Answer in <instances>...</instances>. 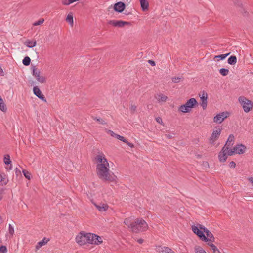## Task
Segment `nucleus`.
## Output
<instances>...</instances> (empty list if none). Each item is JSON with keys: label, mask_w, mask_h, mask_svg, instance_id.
<instances>
[{"label": "nucleus", "mask_w": 253, "mask_h": 253, "mask_svg": "<svg viewBox=\"0 0 253 253\" xmlns=\"http://www.w3.org/2000/svg\"><path fill=\"white\" fill-rule=\"evenodd\" d=\"M197 103V102L195 98H190L185 104L180 105L178 107V110L184 113L190 112Z\"/></svg>", "instance_id": "obj_5"}, {"label": "nucleus", "mask_w": 253, "mask_h": 253, "mask_svg": "<svg viewBox=\"0 0 253 253\" xmlns=\"http://www.w3.org/2000/svg\"><path fill=\"white\" fill-rule=\"evenodd\" d=\"M30 62L31 59L28 56L25 57L22 61L23 64L25 66L29 65L30 64Z\"/></svg>", "instance_id": "obj_32"}, {"label": "nucleus", "mask_w": 253, "mask_h": 253, "mask_svg": "<svg viewBox=\"0 0 253 253\" xmlns=\"http://www.w3.org/2000/svg\"><path fill=\"white\" fill-rule=\"evenodd\" d=\"M199 96L201 102L200 105L202 108L205 110L207 106L208 94L206 91H202L199 94Z\"/></svg>", "instance_id": "obj_13"}, {"label": "nucleus", "mask_w": 253, "mask_h": 253, "mask_svg": "<svg viewBox=\"0 0 253 253\" xmlns=\"http://www.w3.org/2000/svg\"><path fill=\"white\" fill-rule=\"evenodd\" d=\"M246 147L243 144H237L233 149H230L229 154L233 155L234 154H242L245 153Z\"/></svg>", "instance_id": "obj_7"}, {"label": "nucleus", "mask_w": 253, "mask_h": 253, "mask_svg": "<svg viewBox=\"0 0 253 253\" xmlns=\"http://www.w3.org/2000/svg\"><path fill=\"white\" fill-rule=\"evenodd\" d=\"M4 162L6 165L10 164L11 161L10 159V156L8 155L4 156Z\"/></svg>", "instance_id": "obj_36"}, {"label": "nucleus", "mask_w": 253, "mask_h": 253, "mask_svg": "<svg viewBox=\"0 0 253 253\" xmlns=\"http://www.w3.org/2000/svg\"><path fill=\"white\" fill-rule=\"evenodd\" d=\"M126 5L124 3L121 1L116 3L113 6L114 10L119 13L122 12L125 9Z\"/></svg>", "instance_id": "obj_16"}, {"label": "nucleus", "mask_w": 253, "mask_h": 253, "mask_svg": "<svg viewBox=\"0 0 253 253\" xmlns=\"http://www.w3.org/2000/svg\"><path fill=\"white\" fill-rule=\"evenodd\" d=\"M62 3L64 5H69L72 3L70 0H62Z\"/></svg>", "instance_id": "obj_42"}, {"label": "nucleus", "mask_w": 253, "mask_h": 253, "mask_svg": "<svg viewBox=\"0 0 253 253\" xmlns=\"http://www.w3.org/2000/svg\"><path fill=\"white\" fill-rule=\"evenodd\" d=\"M156 251L158 253H176L169 247L160 246H156Z\"/></svg>", "instance_id": "obj_15"}, {"label": "nucleus", "mask_w": 253, "mask_h": 253, "mask_svg": "<svg viewBox=\"0 0 253 253\" xmlns=\"http://www.w3.org/2000/svg\"><path fill=\"white\" fill-rule=\"evenodd\" d=\"M229 115L228 112H223L216 115L213 118V121L216 123H221Z\"/></svg>", "instance_id": "obj_11"}, {"label": "nucleus", "mask_w": 253, "mask_h": 253, "mask_svg": "<svg viewBox=\"0 0 253 253\" xmlns=\"http://www.w3.org/2000/svg\"><path fill=\"white\" fill-rule=\"evenodd\" d=\"M49 241V239L48 238H47L46 237L43 238L42 240L38 242V243L37 244L36 246V250H39L42 246L46 245Z\"/></svg>", "instance_id": "obj_22"}, {"label": "nucleus", "mask_w": 253, "mask_h": 253, "mask_svg": "<svg viewBox=\"0 0 253 253\" xmlns=\"http://www.w3.org/2000/svg\"><path fill=\"white\" fill-rule=\"evenodd\" d=\"M86 233L84 231H81L77 235L75 241L78 245L83 246L86 244Z\"/></svg>", "instance_id": "obj_8"}, {"label": "nucleus", "mask_w": 253, "mask_h": 253, "mask_svg": "<svg viewBox=\"0 0 253 253\" xmlns=\"http://www.w3.org/2000/svg\"><path fill=\"white\" fill-rule=\"evenodd\" d=\"M229 71L227 69L221 68L219 70V73L223 76H227L229 74Z\"/></svg>", "instance_id": "obj_31"}, {"label": "nucleus", "mask_w": 253, "mask_h": 253, "mask_svg": "<svg viewBox=\"0 0 253 253\" xmlns=\"http://www.w3.org/2000/svg\"><path fill=\"white\" fill-rule=\"evenodd\" d=\"M7 248L5 246H0V253H5L7 252Z\"/></svg>", "instance_id": "obj_40"}, {"label": "nucleus", "mask_w": 253, "mask_h": 253, "mask_svg": "<svg viewBox=\"0 0 253 253\" xmlns=\"http://www.w3.org/2000/svg\"><path fill=\"white\" fill-rule=\"evenodd\" d=\"M141 7L143 11H146L148 10L149 8V2L147 0H139Z\"/></svg>", "instance_id": "obj_23"}, {"label": "nucleus", "mask_w": 253, "mask_h": 253, "mask_svg": "<svg viewBox=\"0 0 253 253\" xmlns=\"http://www.w3.org/2000/svg\"><path fill=\"white\" fill-rule=\"evenodd\" d=\"M86 244L93 245H99L103 242L101 237L91 233H86Z\"/></svg>", "instance_id": "obj_6"}, {"label": "nucleus", "mask_w": 253, "mask_h": 253, "mask_svg": "<svg viewBox=\"0 0 253 253\" xmlns=\"http://www.w3.org/2000/svg\"><path fill=\"white\" fill-rule=\"evenodd\" d=\"M137 241L139 243V244H142L144 242V240L143 239H139L137 240Z\"/></svg>", "instance_id": "obj_49"}, {"label": "nucleus", "mask_w": 253, "mask_h": 253, "mask_svg": "<svg viewBox=\"0 0 253 253\" xmlns=\"http://www.w3.org/2000/svg\"><path fill=\"white\" fill-rule=\"evenodd\" d=\"M148 63L151 65V66H155V62L153 60H149Z\"/></svg>", "instance_id": "obj_48"}, {"label": "nucleus", "mask_w": 253, "mask_h": 253, "mask_svg": "<svg viewBox=\"0 0 253 253\" xmlns=\"http://www.w3.org/2000/svg\"><path fill=\"white\" fill-rule=\"evenodd\" d=\"M66 20L67 22H68L70 24V25L71 26H73L74 20H73V15L72 13L70 12L68 14V15L66 17Z\"/></svg>", "instance_id": "obj_26"}, {"label": "nucleus", "mask_w": 253, "mask_h": 253, "mask_svg": "<svg viewBox=\"0 0 253 253\" xmlns=\"http://www.w3.org/2000/svg\"><path fill=\"white\" fill-rule=\"evenodd\" d=\"M221 132V129L220 127H216L215 129L213 130L211 136L209 139L211 144H214V142L219 138Z\"/></svg>", "instance_id": "obj_10"}, {"label": "nucleus", "mask_w": 253, "mask_h": 253, "mask_svg": "<svg viewBox=\"0 0 253 253\" xmlns=\"http://www.w3.org/2000/svg\"><path fill=\"white\" fill-rule=\"evenodd\" d=\"M105 131L108 134H109L111 136L115 137V138H116V135L117 134L115 133V132H114L113 131H112L111 130L107 129H105Z\"/></svg>", "instance_id": "obj_37"}, {"label": "nucleus", "mask_w": 253, "mask_h": 253, "mask_svg": "<svg viewBox=\"0 0 253 253\" xmlns=\"http://www.w3.org/2000/svg\"><path fill=\"white\" fill-rule=\"evenodd\" d=\"M171 80L174 83H178L180 80V78L174 77L172 78Z\"/></svg>", "instance_id": "obj_43"}, {"label": "nucleus", "mask_w": 253, "mask_h": 253, "mask_svg": "<svg viewBox=\"0 0 253 253\" xmlns=\"http://www.w3.org/2000/svg\"><path fill=\"white\" fill-rule=\"evenodd\" d=\"M37 42L35 40H27L24 44L29 48H33L36 45Z\"/></svg>", "instance_id": "obj_24"}, {"label": "nucleus", "mask_w": 253, "mask_h": 253, "mask_svg": "<svg viewBox=\"0 0 253 253\" xmlns=\"http://www.w3.org/2000/svg\"><path fill=\"white\" fill-rule=\"evenodd\" d=\"M156 98L157 99L158 101L160 102H166L167 99H168V97L167 96L163 94H159L158 95V96L156 97Z\"/></svg>", "instance_id": "obj_27"}, {"label": "nucleus", "mask_w": 253, "mask_h": 253, "mask_svg": "<svg viewBox=\"0 0 253 253\" xmlns=\"http://www.w3.org/2000/svg\"><path fill=\"white\" fill-rule=\"evenodd\" d=\"M137 106L134 104H131L129 109L131 114H134L137 110Z\"/></svg>", "instance_id": "obj_35"}, {"label": "nucleus", "mask_w": 253, "mask_h": 253, "mask_svg": "<svg viewBox=\"0 0 253 253\" xmlns=\"http://www.w3.org/2000/svg\"><path fill=\"white\" fill-rule=\"evenodd\" d=\"M7 183V181L5 178V175L3 173L0 172V184L5 185Z\"/></svg>", "instance_id": "obj_29"}, {"label": "nucleus", "mask_w": 253, "mask_h": 253, "mask_svg": "<svg viewBox=\"0 0 253 253\" xmlns=\"http://www.w3.org/2000/svg\"><path fill=\"white\" fill-rule=\"evenodd\" d=\"M234 141V136L232 134L230 135L227 139V141H226V144L223 146V148H225L228 150L231 149V147L233 145Z\"/></svg>", "instance_id": "obj_18"}, {"label": "nucleus", "mask_w": 253, "mask_h": 253, "mask_svg": "<svg viewBox=\"0 0 253 253\" xmlns=\"http://www.w3.org/2000/svg\"><path fill=\"white\" fill-rule=\"evenodd\" d=\"M108 24L112 25L114 27H123L125 25H130V23L129 22L123 21L122 20H109L108 22Z\"/></svg>", "instance_id": "obj_12"}, {"label": "nucleus", "mask_w": 253, "mask_h": 253, "mask_svg": "<svg viewBox=\"0 0 253 253\" xmlns=\"http://www.w3.org/2000/svg\"><path fill=\"white\" fill-rule=\"evenodd\" d=\"M93 119L94 120L97 121L101 124H102V125L106 124V122L104 120L101 119L100 118H96H96H94Z\"/></svg>", "instance_id": "obj_39"}, {"label": "nucleus", "mask_w": 253, "mask_h": 253, "mask_svg": "<svg viewBox=\"0 0 253 253\" xmlns=\"http://www.w3.org/2000/svg\"><path fill=\"white\" fill-rule=\"evenodd\" d=\"M212 243L213 242H209L207 243V245L211 247L213 253H220L219 250Z\"/></svg>", "instance_id": "obj_25"}, {"label": "nucleus", "mask_w": 253, "mask_h": 253, "mask_svg": "<svg viewBox=\"0 0 253 253\" xmlns=\"http://www.w3.org/2000/svg\"><path fill=\"white\" fill-rule=\"evenodd\" d=\"M124 223L131 230V226H133V222L130 218H126L124 221Z\"/></svg>", "instance_id": "obj_28"}, {"label": "nucleus", "mask_w": 253, "mask_h": 253, "mask_svg": "<svg viewBox=\"0 0 253 253\" xmlns=\"http://www.w3.org/2000/svg\"><path fill=\"white\" fill-rule=\"evenodd\" d=\"M191 228L192 231L196 234L202 241L208 243L209 242H214L215 241V238L213 234L204 226L200 224H197L196 225H192Z\"/></svg>", "instance_id": "obj_2"}, {"label": "nucleus", "mask_w": 253, "mask_h": 253, "mask_svg": "<svg viewBox=\"0 0 253 253\" xmlns=\"http://www.w3.org/2000/svg\"><path fill=\"white\" fill-rule=\"evenodd\" d=\"M233 2L241 9L239 10L240 12L242 13L244 16H246L248 15V12L247 11L243 8V4L238 0H234Z\"/></svg>", "instance_id": "obj_21"}, {"label": "nucleus", "mask_w": 253, "mask_h": 253, "mask_svg": "<svg viewBox=\"0 0 253 253\" xmlns=\"http://www.w3.org/2000/svg\"><path fill=\"white\" fill-rule=\"evenodd\" d=\"M23 174H24V176L25 177V178H26L28 179H30L31 174L28 171H27L25 170H23Z\"/></svg>", "instance_id": "obj_38"}, {"label": "nucleus", "mask_w": 253, "mask_h": 253, "mask_svg": "<svg viewBox=\"0 0 253 253\" xmlns=\"http://www.w3.org/2000/svg\"><path fill=\"white\" fill-rule=\"evenodd\" d=\"M32 74L36 78V80L41 83H44L46 82V78L43 76H40V71L35 66L32 68Z\"/></svg>", "instance_id": "obj_9"}, {"label": "nucleus", "mask_w": 253, "mask_h": 253, "mask_svg": "<svg viewBox=\"0 0 253 253\" xmlns=\"http://www.w3.org/2000/svg\"><path fill=\"white\" fill-rule=\"evenodd\" d=\"M15 174L17 176L20 175L21 176V170L18 168H16L15 169Z\"/></svg>", "instance_id": "obj_44"}, {"label": "nucleus", "mask_w": 253, "mask_h": 253, "mask_svg": "<svg viewBox=\"0 0 253 253\" xmlns=\"http://www.w3.org/2000/svg\"><path fill=\"white\" fill-rule=\"evenodd\" d=\"M125 143L131 148H133L134 147V144H132V143L128 142L127 139L126 142Z\"/></svg>", "instance_id": "obj_45"}, {"label": "nucleus", "mask_w": 253, "mask_h": 253, "mask_svg": "<svg viewBox=\"0 0 253 253\" xmlns=\"http://www.w3.org/2000/svg\"><path fill=\"white\" fill-rule=\"evenodd\" d=\"M237 62V58L235 56H231L228 59V63L230 65H234Z\"/></svg>", "instance_id": "obj_30"}, {"label": "nucleus", "mask_w": 253, "mask_h": 253, "mask_svg": "<svg viewBox=\"0 0 253 253\" xmlns=\"http://www.w3.org/2000/svg\"><path fill=\"white\" fill-rule=\"evenodd\" d=\"M229 152L230 150L223 147L218 155L219 160L220 162H225L227 159V156H230L229 154Z\"/></svg>", "instance_id": "obj_14"}, {"label": "nucleus", "mask_w": 253, "mask_h": 253, "mask_svg": "<svg viewBox=\"0 0 253 253\" xmlns=\"http://www.w3.org/2000/svg\"><path fill=\"white\" fill-rule=\"evenodd\" d=\"M116 138L120 140L121 141H123L124 142H126V139L123 137L122 136H121L119 134H117Z\"/></svg>", "instance_id": "obj_41"}, {"label": "nucleus", "mask_w": 253, "mask_h": 253, "mask_svg": "<svg viewBox=\"0 0 253 253\" xmlns=\"http://www.w3.org/2000/svg\"><path fill=\"white\" fill-rule=\"evenodd\" d=\"M229 167L230 168H235L236 167V163L234 161H231L229 163Z\"/></svg>", "instance_id": "obj_46"}, {"label": "nucleus", "mask_w": 253, "mask_h": 253, "mask_svg": "<svg viewBox=\"0 0 253 253\" xmlns=\"http://www.w3.org/2000/svg\"><path fill=\"white\" fill-rule=\"evenodd\" d=\"M34 94L37 96L39 98L42 100L44 102H46V99L44 97V96L41 92L40 89L37 86H34L33 88Z\"/></svg>", "instance_id": "obj_17"}, {"label": "nucleus", "mask_w": 253, "mask_h": 253, "mask_svg": "<svg viewBox=\"0 0 253 253\" xmlns=\"http://www.w3.org/2000/svg\"><path fill=\"white\" fill-rule=\"evenodd\" d=\"M6 169L7 170H11L12 169V166H11V165L9 166V168L7 167V168H6Z\"/></svg>", "instance_id": "obj_51"}, {"label": "nucleus", "mask_w": 253, "mask_h": 253, "mask_svg": "<svg viewBox=\"0 0 253 253\" xmlns=\"http://www.w3.org/2000/svg\"><path fill=\"white\" fill-rule=\"evenodd\" d=\"M96 163V174L99 179L103 181L117 183L118 177L110 170L109 162L102 152L98 153L95 157Z\"/></svg>", "instance_id": "obj_1"}, {"label": "nucleus", "mask_w": 253, "mask_h": 253, "mask_svg": "<svg viewBox=\"0 0 253 253\" xmlns=\"http://www.w3.org/2000/svg\"><path fill=\"white\" fill-rule=\"evenodd\" d=\"M94 205L97 210L100 212L105 211L109 208L108 205L105 203H100L99 204L94 203Z\"/></svg>", "instance_id": "obj_20"}, {"label": "nucleus", "mask_w": 253, "mask_h": 253, "mask_svg": "<svg viewBox=\"0 0 253 253\" xmlns=\"http://www.w3.org/2000/svg\"><path fill=\"white\" fill-rule=\"evenodd\" d=\"M167 137L168 138H170L171 137V136L170 135H167Z\"/></svg>", "instance_id": "obj_53"}, {"label": "nucleus", "mask_w": 253, "mask_h": 253, "mask_svg": "<svg viewBox=\"0 0 253 253\" xmlns=\"http://www.w3.org/2000/svg\"><path fill=\"white\" fill-rule=\"evenodd\" d=\"M70 0L71 1V3H72L74 2L78 1V0Z\"/></svg>", "instance_id": "obj_52"}, {"label": "nucleus", "mask_w": 253, "mask_h": 253, "mask_svg": "<svg viewBox=\"0 0 253 253\" xmlns=\"http://www.w3.org/2000/svg\"><path fill=\"white\" fill-rule=\"evenodd\" d=\"M229 54H230V53H228L227 54H220L219 55H216L214 57V58H219V60H223Z\"/></svg>", "instance_id": "obj_33"}, {"label": "nucleus", "mask_w": 253, "mask_h": 253, "mask_svg": "<svg viewBox=\"0 0 253 253\" xmlns=\"http://www.w3.org/2000/svg\"><path fill=\"white\" fill-rule=\"evenodd\" d=\"M156 121L159 123V124H162L163 123V121H162V119L160 117H157L156 118Z\"/></svg>", "instance_id": "obj_47"}, {"label": "nucleus", "mask_w": 253, "mask_h": 253, "mask_svg": "<svg viewBox=\"0 0 253 253\" xmlns=\"http://www.w3.org/2000/svg\"><path fill=\"white\" fill-rule=\"evenodd\" d=\"M44 19H43V18H41L39 20L34 22L33 23V26L40 25H41V24H43L44 23Z\"/></svg>", "instance_id": "obj_34"}, {"label": "nucleus", "mask_w": 253, "mask_h": 253, "mask_svg": "<svg viewBox=\"0 0 253 253\" xmlns=\"http://www.w3.org/2000/svg\"><path fill=\"white\" fill-rule=\"evenodd\" d=\"M14 227L10 224L8 225V230L7 232L6 233L5 237L6 240L11 239L14 234Z\"/></svg>", "instance_id": "obj_19"}, {"label": "nucleus", "mask_w": 253, "mask_h": 253, "mask_svg": "<svg viewBox=\"0 0 253 253\" xmlns=\"http://www.w3.org/2000/svg\"><path fill=\"white\" fill-rule=\"evenodd\" d=\"M238 101L245 113L251 111L253 107V102L244 96L238 98Z\"/></svg>", "instance_id": "obj_4"}, {"label": "nucleus", "mask_w": 253, "mask_h": 253, "mask_svg": "<svg viewBox=\"0 0 253 253\" xmlns=\"http://www.w3.org/2000/svg\"><path fill=\"white\" fill-rule=\"evenodd\" d=\"M248 180L252 184H253V177H250Z\"/></svg>", "instance_id": "obj_50"}, {"label": "nucleus", "mask_w": 253, "mask_h": 253, "mask_svg": "<svg viewBox=\"0 0 253 253\" xmlns=\"http://www.w3.org/2000/svg\"><path fill=\"white\" fill-rule=\"evenodd\" d=\"M131 231L134 233H139L146 231L148 228L147 222L142 218H137L133 222Z\"/></svg>", "instance_id": "obj_3"}]
</instances>
